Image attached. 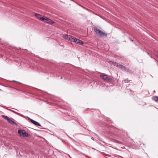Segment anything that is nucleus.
<instances>
[{"label":"nucleus","instance_id":"f257e3e1","mask_svg":"<svg viewBox=\"0 0 158 158\" xmlns=\"http://www.w3.org/2000/svg\"><path fill=\"white\" fill-rule=\"evenodd\" d=\"M63 36L64 38L68 40L74 42L76 43L80 44L81 45H82L84 43L82 41L79 39H77L75 37L71 35H64Z\"/></svg>","mask_w":158,"mask_h":158},{"label":"nucleus","instance_id":"f03ea898","mask_svg":"<svg viewBox=\"0 0 158 158\" xmlns=\"http://www.w3.org/2000/svg\"><path fill=\"white\" fill-rule=\"evenodd\" d=\"M94 30L96 34L100 37H106L107 36V34L106 33L103 32L96 27H94Z\"/></svg>","mask_w":158,"mask_h":158},{"label":"nucleus","instance_id":"7ed1b4c3","mask_svg":"<svg viewBox=\"0 0 158 158\" xmlns=\"http://www.w3.org/2000/svg\"><path fill=\"white\" fill-rule=\"evenodd\" d=\"M100 77L104 80L109 82L112 81V78L105 73H102L100 75Z\"/></svg>","mask_w":158,"mask_h":158},{"label":"nucleus","instance_id":"20e7f679","mask_svg":"<svg viewBox=\"0 0 158 158\" xmlns=\"http://www.w3.org/2000/svg\"><path fill=\"white\" fill-rule=\"evenodd\" d=\"M2 117L4 118L5 119L7 120L9 123L12 124H15L17 125L16 123L12 121L11 119L7 116L5 115H2Z\"/></svg>","mask_w":158,"mask_h":158},{"label":"nucleus","instance_id":"39448f33","mask_svg":"<svg viewBox=\"0 0 158 158\" xmlns=\"http://www.w3.org/2000/svg\"><path fill=\"white\" fill-rule=\"evenodd\" d=\"M19 134L21 136L26 137L27 136L28 134L23 130H19L18 131Z\"/></svg>","mask_w":158,"mask_h":158},{"label":"nucleus","instance_id":"423d86ee","mask_svg":"<svg viewBox=\"0 0 158 158\" xmlns=\"http://www.w3.org/2000/svg\"><path fill=\"white\" fill-rule=\"evenodd\" d=\"M43 21H44L47 23L51 24L54 23V22L52 21L51 19L45 16H44V19H43Z\"/></svg>","mask_w":158,"mask_h":158},{"label":"nucleus","instance_id":"0eeeda50","mask_svg":"<svg viewBox=\"0 0 158 158\" xmlns=\"http://www.w3.org/2000/svg\"><path fill=\"white\" fill-rule=\"evenodd\" d=\"M120 68H121V69L127 72H129V69L128 68H127L126 67H125V66L121 65L119 64V67Z\"/></svg>","mask_w":158,"mask_h":158},{"label":"nucleus","instance_id":"6e6552de","mask_svg":"<svg viewBox=\"0 0 158 158\" xmlns=\"http://www.w3.org/2000/svg\"><path fill=\"white\" fill-rule=\"evenodd\" d=\"M35 16L38 19L43 21V19H44V16L42 17L41 15L38 14H35Z\"/></svg>","mask_w":158,"mask_h":158},{"label":"nucleus","instance_id":"1a4fd4ad","mask_svg":"<svg viewBox=\"0 0 158 158\" xmlns=\"http://www.w3.org/2000/svg\"><path fill=\"white\" fill-rule=\"evenodd\" d=\"M30 121L32 123H33L34 125L37 126H40V124L37 122L32 119H30Z\"/></svg>","mask_w":158,"mask_h":158},{"label":"nucleus","instance_id":"9d476101","mask_svg":"<svg viewBox=\"0 0 158 158\" xmlns=\"http://www.w3.org/2000/svg\"><path fill=\"white\" fill-rule=\"evenodd\" d=\"M110 63H111L112 64H113L114 65L116 66L117 67H119V66L120 64L117 62H114L111 61H110Z\"/></svg>","mask_w":158,"mask_h":158},{"label":"nucleus","instance_id":"9b49d317","mask_svg":"<svg viewBox=\"0 0 158 158\" xmlns=\"http://www.w3.org/2000/svg\"><path fill=\"white\" fill-rule=\"evenodd\" d=\"M152 99L156 102H158V97L154 96L152 97Z\"/></svg>","mask_w":158,"mask_h":158},{"label":"nucleus","instance_id":"f8f14e48","mask_svg":"<svg viewBox=\"0 0 158 158\" xmlns=\"http://www.w3.org/2000/svg\"><path fill=\"white\" fill-rule=\"evenodd\" d=\"M61 79H62V77H61Z\"/></svg>","mask_w":158,"mask_h":158}]
</instances>
